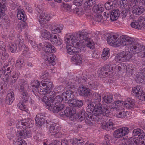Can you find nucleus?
I'll return each instance as SVG.
<instances>
[{
	"label": "nucleus",
	"mask_w": 145,
	"mask_h": 145,
	"mask_svg": "<svg viewBox=\"0 0 145 145\" xmlns=\"http://www.w3.org/2000/svg\"><path fill=\"white\" fill-rule=\"evenodd\" d=\"M52 82H50L42 80L40 83L37 80L32 85L34 88L37 89L38 91L42 95H46L48 93L52 94L51 90L52 86Z\"/></svg>",
	"instance_id": "obj_1"
},
{
	"label": "nucleus",
	"mask_w": 145,
	"mask_h": 145,
	"mask_svg": "<svg viewBox=\"0 0 145 145\" xmlns=\"http://www.w3.org/2000/svg\"><path fill=\"white\" fill-rule=\"evenodd\" d=\"M129 2L128 8L129 9L132 8V12L137 15H139L143 13L145 10L144 7L139 5H136L142 3L145 5V0H131Z\"/></svg>",
	"instance_id": "obj_2"
},
{
	"label": "nucleus",
	"mask_w": 145,
	"mask_h": 145,
	"mask_svg": "<svg viewBox=\"0 0 145 145\" xmlns=\"http://www.w3.org/2000/svg\"><path fill=\"white\" fill-rule=\"evenodd\" d=\"M86 102L87 104L86 110L87 112H94V116H96L101 114L103 108L100 102L93 103L90 100H87Z\"/></svg>",
	"instance_id": "obj_3"
},
{
	"label": "nucleus",
	"mask_w": 145,
	"mask_h": 145,
	"mask_svg": "<svg viewBox=\"0 0 145 145\" xmlns=\"http://www.w3.org/2000/svg\"><path fill=\"white\" fill-rule=\"evenodd\" d=\"M19 86V90L21 95L22 99L20 101L23 103H26L28 101L29 98L27 90L28 89L29 86L26 81L24 80L21 79L18 81Z\"/></svg>",
	"instance_id": "obj_4"
},
{
	"label": "nucleus",
	"mask_w": 145,
	"mask_h": 145,
	"mask_svg": "<svg viewBox=\"0 0 145 145\" xmlns=\"http://www.w3.org/2000/svg\"><path fill=\"white\" fill-rule=\"evenodd\" d=\"M46 126L48 127V133L56 138L59 137L61 135L60 132V128L56 124L53 122L49 121L46 123Z\"/></svg>",
	"instance_id": "obj_5"
},
{
	"label": "nucleus",
	"mask_w": 145,
	"mask_h": 145,
	"mask_svg": "<svg viewBox=\"0 0 145 145\" xmlns=\"http://www.w3.org/2000/svg\"><path fill=\"white\" fill-rule=\"evenodd\" d=\"M128 50L133 54L143 53L142 57H145V46L143 44L136 42L133 45L129 47Z\"/></svg>",
	"instance_id": "obj_6"
},
{
	"label": "nucleus",
	"mask_w": 145,
	"mask_h": 145,
	"mask_svg": "<svg viewBox=\"0 0 145 145\" xmlns=\"http://www.w3.org/2000/svg\"><path fill=\"white\" fill-rule=\"evenodd\" d=\"M35 8L37 12L40 14L39 20L40 24H44L46 22L50 20V16L46 11L41 10L38 5L35 6Z\"/></svg>",
	"instance_id": "obj_7"
},
{
	"label": "nucleus",
	"mask_w": 145,
	"mask_h": 145,
	"mask_svg": "<svg viewBox=\"0 0 145 145\" xmlns=\"http://www.w3.org/2000/svg\"><path fill=\"white\" fill-rule=\"evenodd\" d=\"M77 34L74 36L73 35H69L67 37H65V42L68 43V44H70L71 42L72 45L77 48H82V44L80 42V40H79L78 38L76 37Z\"/></svg>",
	"instance_id": "obj_8"
},
{
	"label": "nucleus",
	"mask_w": 145,
	"mask_h": 145,
	"mask_svg": "<svg viewBox=\"0 0 145 145\" xmlns=\"http://www.w3.org/2000/svg\"><path fill=\"white\" fill-rule=\"evenodd\" d=\"M107 42L110 45L118 47L121 45L120 36L118 34H111L107 39Z\"/></svg>",
	"instance_id": "obj_9"
},
{
	"label": "nucleus",
	"mask_w": 145,
	"mask_h": 145,
	"mask_svg": "<svg viewBox=\"0 0 145 145\" xmlns=\"http://www.w3.org/2000/svg\"><path fill=\"white\" fill-rule=\"evenodd\" d=\"M116 67L114 64H109L105 65L102 67L99 71V73L102 76H108L109 72L113 71Z\"/></svg>",
	"instance_id": "obj_10"
},
{
	"label": "nucleus",
	"mask_w": 145,
	"mask_h": 145,
	"mask_svg": "<svg viewBox=\"0 0 145 145\" xmlns=\"http://www.w3.org/2000/svg\"><path fill=\"white\" fill-rule=\"evenodd\" d=\"M121 45L123 46L130 45L131 46L136 42L135 39L132 37L126 35L120 36Z\"/></svg>",
	"instance_id": "obj_11"
},
{
	"label": "nucleus",
	"mask_w": 145,
	"mask_h": 145,
	"mask_svg": "<svg viewBox=\"0 0 145 145\" xmlns=\"http://www.w3.org/2000/svg\"><path fill=\"white\" fill-rule=\"evenodd\" d=\"M129 128L123 127L118 129L114 131V136L116 138H119L127 134L129 131Z\"/></svg>",
	"instance_id": "obj_12"
},
{
	"label": "nucleus",
	"mask_w": 145,
	"mask_h": 145,
	"mask_svg": "<svg viewBox=\"0 0 145 145\" xmlns=\"http://www.w3.org/2000/svg\"><path fill=\"white\" fill-rule=\"evenodd\" d=\"M131 27H145V17H140L138 20H134L131 23Z\"/></svg>",
	"instance_id": "obj_13"
},
{
	"label": "nucleus",
	"mask_w": 145,
	"mask_h": 145,
	"mask_svg": "<svg viewBox=\"0 0 145 145\" xmlns=\"http://www.w3.org/2000/svg\"><path fill=\"white\" fill-rule=\"evenodd\" d=\"M65 106V105L63 104H52L50 107L48 106L47 109L53 113H57L59 111L63 110Z\"/></svg>",
	"instance_id": "obj_14"
},
{
	"label": "nucleus",
	"mask_w": 145,
	"mask_h": 145,
	"mask_svg": "<svg viewBox=\"0 0 145 145\" xmlns=\"http://www.w3.org/2000/svg\"><path fill=\"white\" fill-rule=\"evenodd\" d=\"M102 127L103 129L107 131H109L111 129L114 130L116 129L115 125L112 119H110L107 122H103L102 124Z\"/></svg>",
	"instance_id": "obj_15"
},
{
	"label": "nucleus",
	"mask_w": 145,
	"mask_h": 145,
	"mask_svg": "<svg viewBox=\"0 0 145 145\" xmlns=\"http://www.w3.org/2000/svg\"><path fill=\"white\" fill-rule=\"evenodd\" d=\"M69 44L66 47L68 54L74 55L77 53H80L82 51H84L83 50H81V48H77V47H75L70 44Z\"/></svg>",
	"instance_id": "obj_16"
},
{
	"label": "nucleus",
	"mask_w": 145,
	"mask_h": 145,
	"mask_svg": "<svg viewBox=\"0 0 145 145\" xmlns=\"http://www.w3.org/2000/svg\"><path fill=\"white\" fill-rule=\"evenodd\" d=\"M16 135L18 137L25 138L31 137V132L29 129H25L18 131L16 133Z\"/></svg>",
	"instance_id": "obj_17"
},
{
	"label": "nucleus",
	"mask_w": 145,
	"mask_h": 145,
	"mask_svg": "<svg viewBox=\"0 0 145 145\" xmlns=\"http://www.w3.org/2000/svg\"><path fill=\"white\" fill-rule=\"evenodd\" d=\"M78 90L80 96L86 97L90 94L89 89L83 85H80L79 86Z\"/></svg>",
	"instance_id": "obj_18"
},
{
	"label": "nucleus",
	"mask_w": 145,
	"mask_h": 145,
	"mask_svg": "<svg viewBox=\"0 0 145 145\" xmlns=\"http://www.w3.org/2000/svg\"><path fill=\"white\" fill-rule=\"evenodd\" d=\"M62 96L65 101H68V104L69 101L73 99L74 97V92L71 90H68L65 92L63 93Z\"/></svg>",
	"instance_id": "obj_19"
},
{
	"label": "nucleus",
	"mask_w": 145,
	"mask_h": 145,
	"mask_svg": "<svg viewBox=\"0 0 145 145\" xmlns=\"http://www.w3.org/2000/svg\"><path fill=\"white\" fill-rule=\"evenodd\" d=\"M76 112L74 108L67 107L60 114V115L63 116H65L67 117H71L73 116Z\"/></svg>",
	"instance_id": "obj_20"
},
{
	"label": "nucleus",
	"mask_w": 145,
	"mask_h": 145,
	"mask_svg": "<svg viewBox=\"0 0 145 145\" xmlns=\"http://www.w3.org/2000/svg\"><path fill=\"white\" fill-rule=\"evenodd\" d=\"M89 35L90 34L88 33L87 32H83L81 34H77L76 37L79 39H78L80 40V42L82 44L84 42H88L89 40Z\"/></svg>",
	"instance_id": "obj_21"
},
{
	"label": "nucleus",
	"mask_w": 145,
	"mask_h": 145,
	"mask_svg": "<svg viewBox=\"0 0 145 145\" xmlns=\"http://www.w3.org/2000/svg\"><path fill=\"white\" fill-rule=\"evenodd\" d=\"M56 56L50 53L44 56V59L46 65L51 64L53 65H54L56 63L54 61Z\"/></svg>",
	"instance_id": "obj_22"
},
{
	"label": "nucleus",
	"mask_w": 145,
	"mask_h": 145,
	"mask_svg": "<svg viewBox=\"0 0 145 145\" xmlns=\"http://www.w3.org/2000/svg\"><path fill=\"white\" fill-rule=\"evenodd\" d=\"M69 105L71 106L78 108H80L83 105V101L74 98L73 99L69 101Z\"/></svg>",
	"instance_id": "obj_23"
},
{
	"label": "nucleus",
	"mask_w": 145,
	"mask_h": 145,
	"mask_svg": "<svg viewBox=\"0 0 145 145\" xmlns=\"http://www.w3.org/2000/svg\"><path fill=\"white\" fill-rule=\"evenodd\" d=\"M50 41L56 46H60V47L62 46V40L60 38H57V36L54 34L52 35Z\"/></svg>",
	"instance_id": "obj_24"
},
{
	"label": "nucleus",
	"mask_w": 145,
	"mask_h": 145,
	"mask_svg": "<svg viewBox=\"0 0 145 145\" xmlns=\"http://www.w3.org/2000/svg\"><path fill=\"white\" fill-rule=\"evenodd\" d=\"M18 42V47L20 50H23V54L25 55L28 52L29 50L27 46L24 44L23 39H17Z\"/></svg>",
	"instance_id": "obj_25"
},
{
	"label": "nucleus",
	"mask_w": 145,
	"mask_h": 145,
	"mask_svg": "<svg viewBox=\"0 0 145 145\" xmlns=\"http://www.w3.org/2000/svg\"><path fill=\"white\" fill-rule=\"evenodd\" d=\"M44 46L46 48L44 49L46 52L54 53L56 52L55 48L50 43L45 41L43 42Z\"/></svg>",
	"instance_id": "obj_26"
},
{
	"label": "nucleus",
	"mask_w": 145,
	"mask_h": 145,
	"mask_svg": "<svg viewBox=\"0 0 145 145\" xmlns=\"http://www.w3.org/2000/svg\"><path fill=\"white\" fill-rule=\"evenodd\" d=\"M120 10L118 9L112 10L110 13V17L112 21L117 20L119 17Z\"/></svg>",
	"instance_id": "obj_27"
},
{
	"label": "nucleus",
	"mask_w": 145,
	"mask_h": 145,
	"mask_svg": "<svg viewBox=\"0 0 145 145\" xmlns=\"http://www.w3.org/2000/svg\"><path fill=\"white\" fill-rule=\"evenodd\" d=\"M14 95L13 91L11 90L7 94L6 99V103L8 105L12 104L14 99Z\"/></svg>",
	"instance_id": "obj_28"
},
{
	"label": "nucleus",
	"mask_w": 145,
	"mask_h": 145,
	"mask_svg": "<svg viewBox=\"0 0 145 145\" xmlns=\"http://www.w3.org/2000/svg\"><path fill=\"white\" fill-rule=\"evenodd\" d=\"M85 2L83 4V6L85 10H90V8L94 4H96V0H86Z\"/></svg>",
	"instance_id": "obj_29"
},
{
	"label": "nucleus",
	"mask_w": 145,
	"mask_h": 145,
	"mask_svg": "<svg viewBox=\"0 0 145 145\" xmlns=\"http://www.w3.org/2000/svg\"><path fill=\"white\" fill-rule=\"evenodd\" d=\"M93 8V10L95 13H100L103 12L104 10V5L101 4H99L98 5L94 4Z\"/></svg>",
	"instance_id": "obj_30"
},
{
	"label": "nucleus",
	"mask_w": 145,
	"mask_h": 145,
	"mask_svg": "<svg viewBox=\"0 0 145 145\" xmlns=\"http://www.w3.org/2000/svg\"><path fill=\"white\" fill-rule=\"evenodd\" d=\"M80 53L75 54L72 57V59L75 61V63L76 65H79L81 63L82 60V56Z\"/></svg>",
	"instance_id": "obj_31"
},
{
	"label": "nucleus",
	"mask_w": 145,
	"mask_h": 145,
	"mask_svg": "<svg viewBox=\"0 0 145 145\" xmlns=\"http://www.w3.org/2000/svg\"><path fill=\"white\" fill-rule=\"evenodd\" d=\"M89 114L88 112H86L84 109H81L79 112L78 115L79 120L80 121L84 120L86 117L89 116Z\"/></svg>",
	"instance_id": "obj_32"
},
{
	"label": "nucleus",
	"mask_w": 145,
	"mask_h": 145,
	"mask_svg": "<svg viewBox=\"0 0 145 145\" xmlns=\"http://www.w3.org/2000/svg\"><path fill=\"white\" fill-rule=\"evenodd\" d=\"M134 105V102L130 99H127L124 104V107L129 109L133 108Z\"/></svg>",
	"instance_id": "obj_33"
},
{
	"label": "nucleus",
	"mask_w": 145,
	"mask_h": 145,
	"mask_svg": "<svg viewBox=\"0 0 145 145\" xmlns=\"http://www.w3.org/2000/svg\"><path fill=\"white\" fill-rule=\"evenodd\" d=\"M145 77V67L144 68L142 72H139L135 80L137 82H142L143 80Z\"/></svg>",
	"instance_id": "obj_34"
},
{
	"label": "nucleus",
	"mask_w": 145,
	"mask_h": 145,
	"mask_svg": "<svg viewBox=\"0 0 145 145\" xmlns=\"http://www.w3.org/2000/svg\"><path fill=\"white\" fill-rule=\"evenodd\" d=\"M10 74L6 73L3 69L0 71V76L1 78L5 82H8L10 79Z\"/></svg>",
	"instance_id": "obj_35"
},
{
	"label": "nucleus",
	"mask_w": 145,
	"mask_h": 145,
	"mask_svg": "<svg viewBox=\"0 0 145 145\" xmlns=\"http://www.w3.org/2000/svg\"><path fill=\"white\" fill-rule=\"evenodd\" d=\"M144 132L140 129H134L133 131V135L135 136H140L142 140H145V135Z\"/></svg>",
	"instance_id": "obj_36"
},
{
	"label": "nucleus",
	"mask_w": 145,
	"mask_h": 145,
	"mask_svg": "<svg viewBox=\"0 0 145 145\" xmlns=\"http://www.w3.org/2000/svg\"><path fill=\"white\" fill-rule=\"evenodd\" d=\"M5 1L2 0L0 3V18L3 17L4 15L5 11L6 10Z\"/></svg>",
	"instance_id": "obj_37"
},
{
	"label": "nucleus",
	"mask_w": 145,
	"mask_h": 145,
	"mask_svg": "<svg viewBox=\"0 0 145 145\" xmlns=\"http://www.w3.org/2000/svg\"><path fill=\"white\" fill-rule=\"evenodd\" d=\"M142 89L140 86H137L136 87H133L131 94L135 96H137L140 95Z\"/></svg>",
	"instance_id": "obj_38"
},
{
	"label": "nucleus",
	"mask_w": 145,
	"mask_h": 145,
	"mask_svg": "<svg viewBox=\"0 0 145 145\" xmlns=\"http://www.w3.org/2000/svg\"><path fill=\"white\" fill-rule=\"evenodd\" d=\"M42 101L46 105V108H47L48 106L50 107V105H52V104L53 100L50 98H48L46 96L43 97Z\"/></svg>",
	"instance_id": "obj_39"
},
{
	"label": "nucleus",
	"mask_w": 145,
	"mask_h": 145,
	"mask_svg": "<svg viewBox=\"0 0 145 145\" xmlns=\"http://www.w3.org/2000/svg\"><path fill=\"white\" fill-rule=\"evenodd\" d=\"M53 34H51L47 30L43 29L41 32V36L44 38L49 40L51 38Z\"/></svg>",
	"instance_id": "obj_40"
},
{
	"label": "nucleus",
	"mask_w": 145,
	"mask_h": 145,
	"mask_svg": "<svg viewBox=\"0 0 145 145\" xmlns=\"http://www.w3.org/2000/svg\"><path fill=\"white\" fill-rule=\"evenodd\" d=\"M23 121L25 126V127L30 128L32 127L33 125L34 121L30 119H26L23 120Z\"/></svg>",
	"instance_id": "obj_41"
},
{
	"label": "nucleus",
	"mask_w": 145,
	"mask_h": 145,
	"mask_svg": "<svg viewBox=\"0 0 145 145\" xmlns=\"http://www.w3.org/2000/svg\"><path fill=\"white\" fill-rule=\"evenodd\" d=\"M102 98L105 102L107 104H110L113 101V97L111 95L105 96Z\"/></svg>",
	"instance_id": "obj_42"
},
{
	"label": "nucleus",
	"mask_w": 145,
	"mask_h": 145,
	"mask_svg": "<svg viewBox=\"0 0 145 145\" xmlns=\"http://www.w3.org/2000/svg\"><path fill=\"white\" fill-rule=\"evenodd\" d=\"M101 114H102L103 116H108L110 114V111L109 109L106 105H104L103 106Z\"/></svg>",
	"instance_id": "obj_43"
},
{
	"label": "nucleus",
	"mask_w": 145,
	"mask_h": 145,
	"mask_svg": "<svg viewBox=\"0 0 145 145\" xmlns=\"http://www.w3.org/2000/svg\"><path fill=\"white\" fill-rule=\"evenodd\" d=\"M124 56V52H123L117 54L115 57V59L117 62H125Z\"/></svg>",
	"instance_id": "obj_44"
},
{
	"label": "nucleus",
	"mask_w": 145,
	"mask_h": 145,
	"mask_svg": "<svg viewBox=\"0 0 145 145\" xmlns=\"http://www.w3.org/2000/svg\"><path fill=\"white\" fill-rule=\"evenodd\" d=\"M121 6L124 8H125L124 10H123L121 12L120 11L119 13V17L122 18H125L127 15L128 12V6H127L125 7H123V6L122 4V5H121Z\"/></svg>",
	"instance_id": "obj_45"
},
{
	"label": "nucleus",
	"mask_w": 145,
	"mask_h": 145,
	"mask_svg": "<svg viewBox=\"0 0 145 145\" xmlns=\"http://www.w3.org/2000/svg\"><path fill=\"white\" fill-rule=\"evenodd\" d=\"M18 18L22 21H25L26 20V16L24 11H19L17 14Z\"/></svg>",
	"instance_id": "obj_46"
},
{
	"label": "nucleus",
	"mask_w": 145,
	"mask_h": 145,
	"mask_svg": "<svg viewBox=\"0 0 145 145\" xmlns=\"http://www.w3.org/2000/svg\"><path fill=\"white\" fill-rule=\"evenodd\" d=\"M93 103L100 102L101 97L100 94L97 93H94L93 95Z\"/></svg>",
	"instance_id": "obj_47"
},
{
	"label": "nucleus",
	"mask_w": 145,
	"mask_h": 145,
	"mask_svg": "<svg viewBox=\"0 0 145 145\" xmlns=\"http://www.w3.org/2000/svg\"><path fill=\"white\" fill-rule=\"evenodd\" d=\"M53 100L52 104H61V103L62 102V101H64V99H63V96L61 97L60 95H57L56 97Z\"/></svg>",
	"instance_id": "obj_48"
},
{
	"label": "nucleus",
	"mask_w": 145,
	"mask_h": 145,
	"mask_svg": "<svg viewBox=\"0 0 145 145\" xmlns=\"http://www.w3.org/2000/svg\"><path fill=\"white\" fill-rule=\"evenodd\" d=\"M88 114V116L86 117L85 119V122L86 123L88 124H91L92 123L91 121H93V115L91 114V112H89Z\"/></svg>",
	"instance_id": "obj_49"
},
{
	"label": "nucleus",
	"mask_w": 145,
	"mask_h": 145,
	"mask_svg": "<svg viewBox=\"0 0 145 145\" xmlns=\"http://www.w3.org/2000/svg\"><path fill=\"white\" fill-rule=\"evenodd\" d=\"M131 52L130 51H128L126 52H124V59L125 61H127L129 60L132 57V54Z\"/></svg>",
	"instance_id": "obj_50"
},
{
	"label": "nucleus",
	"mask_w": 145,
	"mask_h": 145,
	"mask_svg": "<svg viewBox=\"0 0 145 145\" xmlns=\"http://www.w3.org/2000/svg\"><path fill=\"white\" fill-rule=\"evenodd\" d=\"M73 12L78 15H82L83 14V10L82 8H78L76 7L73 10Z\"/></svg>",
	"instance_id": "obj_51"
},
{
	"label": "nucleus",
	"mask_w": 145,
	"mask_h": 145,
	"mask_svg": "<svg viewBox=\"0 0 145 145\" xmlns=\"http://www.w3.org/2000/svg\"><path fill=\"white\" fill-rule=\"evenodd\" d=\"M13 144L15 145H27L25 141L23 140L18 139L16 141H14L13 142Z\"/></svg>",
	"instance_id": "obj_52"
},
{
	"label": "nucleus",
	"mask_w": 145,
	"mask_h": 145,
	"mask_svg": "<svg viewBox=\"0 0 145 145\" xmlns=\"http://www.w3.org/2000/svg\"><path fill=\"white\" fill-rule=\"evenodd\" d=\"M24 63V59L21 57L19 58L16 61V66L18 67H20Z\"/></svg>",
	"instance_id": "obj_53"
},
{
	"label": "nucleus",
	"mask_w": 145,
	"mask_h": 145,
	"mask_svg": "<svg viewBox=\"0 0 145 145\" xmlns=\"http://www.w3.org/2000/svg\"><path fill=\"white\" fill-rule=\"evenodd\" d=\"M23 120L18 121L16 124V127L19 129H24L25 127Z\"/></svg>",
	"instance_id": "obj_54"
},
{
	"label": "nucleus",
	"mask_w": 145,
	"mask_h": 145,
	"mask_svg": "<svg viewBox=\"0 0 145 145\" xmlns=\"http://www.w3.org/2000/svg\"><path fill=\"white\" fill-rule=\"evenodd\" d=\"M41 119L38 118H35V120L36 121V123L37 124V125H38L39 126H41L43 124L45 123V122L46 121V122H47V121L44 120H43L42 123H41L42 120H41ZM47 122H46V123Z\"/></svg>",
	"instance_id": "obj_55"
},
{
	"label": "nucleus",
	"mask_w": 145,
	"mask_h": 145,
	"mask_svg": "<svg viewBox=\"0 0 145 145\" xmlns=\"http://www.w3.org/2000/svg\"><path fill=\"white\" fill-rule=\"evenodd\" d=\"M105 6L106 9L108 10L111 9L113 8L114 7H115L111 4V3H110V2H109L108 1L107 3L105 4Z\"/></svg>",
	"instance_id": "obj_56"
},
{
	"label": "nucleus",
	"mask_w": 145,
	"mask_h": 145,
	"mask_svg": "<svg viewBox=\"0 0 145 145\" xmlns=\"http://www.w3.org/2000/svg\"><path fill=\"white\" fill-rule=\"evenodd\" d=\"M18 105L17 106L21 110H25L26 108V106L24 105V103L22 101H21Z\"/></svg>",
	"instance_id": "obj_57"
},
{
	"label": "nucleus",
	"mask_w": 145,
	"mask_h": 145,
	"mask_svg": "<svg viewBox=\"0 0 145 145\" xmlns=\"http://www.w3.org/2000/svg\"><path fill=\"white\" fill-rule=\"evenodd\" d=\"M86 44L87 46L91 49H93L95 48L94 43L93 41H91L90 40L87 41Z\"/></svg>",
	"instance_id": "obj_58"
},
{
	"label": "nucleus",
	"mask_w": 145,
	"mask_h": 145,
	"mask_svg": "<svg viewBox=\"0 0 145 145\" xmlns=\"http://www.w3.org/2000/svg\"><path fill=\"white\" fill-rule=\"evenodd\" d=\"M95 19L98 22H100L103 19V16L99 14H95L94 15Z\"/></svg>",
	"instance_id": "obj_59"
},
{
	"label": "nucleus",
	"mask_w": 145,
	"mask_h": 145,
	"mask_svg": "<svg viewBox=\"0 0 145 145\" xmlns=\"http://www.w3.org/2000/svg\"><path fill=\"white\" fill-rule=\"evenodd\" d=\"M17 46L16 44L15 43L12 44L11 45L9 48V50L12 53L15 52Z\"/></svg>",
	"instance_id": "obj_60"
},
{
	"label": "nucleus",
	"mask_w": 145,
	"mask_h": 145,
	"mask_svg": "<svg viewBox=\"0 0 145 145\" xmlns=\"http://www.w3.org/2000/svg\"><path fill=\"white\" fill-rule=\"evenodd\" d=\"M19 76V73L18 72H14L12 75V83L16 82L18 79Z\"/></svg>",
	"instance_id": "obj_61"
},
{
	"label": "nucleus",
	"mask_w": 145,
	"mask_h": 145,
	"mask_svg": "<svg viewBox=\"0 0 145 145\" xmlns=\"http://www.w3.org/2000/svg\"><path fill=\"white\" fill-rule=\"evenodd\" d=\"M49 74L47 72H46V71H44L42 72V75L40 76L41 78L42 79H44V81H48V80H49L48 79H47V78Z\"/></svg>",
	"instance_id": "obj_62"
},
{
	"label": "nucleus",
	"mask_w": 145,
	"mask_h": 145,
	"mask_svg": "<svg viewBox=\"0 0 145 145\" xmlns=\"http://www.w3.org/2000/svg\"><path fill=\"white\" fill-rule=\"evenodd\" d=\"M138 140L136 139L131 138L128 141L129 145H138Z\"/></svg>",
	"instance_id": "obj_63"
},
{
	"label": "nucleus",
	"mask_w": 145,
	"mask_h": 145,
	"mask_svg": "<svg viewBox=\"0 0 145 145\" xmlns=\"http://www.w3.org/2000/svg\"><path fill=\"white\" fill-rule=\"evenodd\" d=\"M137 97L138 99L142 101L145 100V93L143 92L142 90L141 91L140 95H138Z\"/></svg>",
	"instance_id": "obj_64"
}]
</instances>
